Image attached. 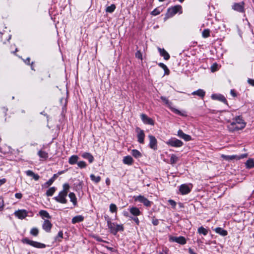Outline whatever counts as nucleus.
Segmentation results:
<instances>
[{"label": "nucleus", "instance_id": "obj_37", "mask_svg": "<svg viewBox=\"0 0 254 254\" xmlns=\"http://www.w3.org/2000/svg\"><path fill=\"white\" fill-rule=\"evenodd\" d=\"M39 214L43 218H51V216L49 215V213L46 210H40L39 211Z\"/></svg>", "mask_w": 254, "mask_h": 254}, {"label": "nucleus", "instance_id": "obj_42", "mask_svg": "<svg viewBox=\"0 0 254 254\" xmlns=\"http://www.w3.org/2000/svg\"><path fill=\"white\" fill-rule=\"evenodd\" d=\"M178 160V158L175 155L172 154L170 158V163L174 164L176 163Z\"/></svg>", "mask_w": 254, "mask_h": 254}, {"label": "nucleus", "instance_id": "obj_55", "mask_svg": "<svg viewBox=\"0 0 254 254\" xmlns=\"http://www.w3.org/2000/svg\"><path fill=\"white\" fill-rule=\"evenodd\" d=\"M15 196L16 198H17L18 199H20L22 197V194L21 193H16L15 194Z\"/></svg>", "mask_w": 254, "mask_h": 254}, {"label": "nucleus", "instance_id": "obj_14", "mask_svg": "<svg viewBox=\"0 0 254 254\" xmlns=\"http://www.w3.org/2000/svg\"><path fill=\"white\" fill-rule=\"evenodd\" d=\"M179 190L182 194L185 195L190 191L191 188L187 184H183L180 186Z\"/></svg>", "mask_w": 254, "mask_h": 254}, {"label": "nucleus", "instance_id": "obj_8", "mask_svg": "<svg viewBox=\"0 0 254 254\" xmlns=\"http://www.w3.org/2000/svg\"><path fill=\"white\" fill-rule=\"evenodd\" d=\"M248 156L247 154H242L239 156L237 155H222V157L226 160H232L233 159L240 160L241 159L247 157Z\"/></svg>", "mask_w": 254, "mask_h": 254}, {"label": "nucleus", "instance_id": "obj_29", "mask_svg": "<svg viewBox=\"0 0 254 254\" xmlns=\"http://www.w3.org/2000/svg\"><path fill=\"white\" fill-rule=\"evenodd\" d=\"M79 159V157L77 155H72L71 156H70L68 159V163L69 164H70V165H74L75 164H76V163H77V161Z\"/></svg>", "mask_w": 254, "mask_h": 254}, {"label": "nucleus", "instance_id": "obj_61", "mask_svg": "<svg viewBox=\"0 0 254 254\" xmlns=\"http://www.w3.org/2000/svg\"><path fill=\"white\" fill-rule=\"evenodd\" d=\"M110 183V181L109 179L107 178L106 180V183L107 184V185H109Z\"/></svg>", "mask_w": 254, "mask_h": 254}, {"label": "nucleus", "instance_id": "obj_27", "mask_svg": "<svg viewBox=\"0 0 254 254\" xmlns=\"http://www.w3.org/2000/svg\"><path fill=\"white\" fill-rule=\"evenodd\" d=\"M133 159L130 156H126L124 157L123 161L125 164L131 165L133 163Z\"/></svg>", "mask_w": 254, "mask_h": 254}, {"label": "nucleus", "instance_id": "obj_5", "mask_svg": "<svg viewBox=\"0 0 254 254\" xmlns=\"http://www.w3.org/2000/svg\"><path fill=\"white\" fill-rule=\"evenodd\" d=\"M67 194L64 191H60L59 194L54 197V199L58 202L65 204L67 202L66 196Z\"/></svg>", "mask_w": 254, "mask_h": 254}, {"label": "nucleus", "instance_id": "obj_24", "mask_svg": "<svg viewBox=\"0 0 254 254\" xmlns=\"http://www.w3.org/2000/svg\"><path fill=\"white\" fill-rule=\"evenodd\" d=\"M25 173L26 174L27 176H29V177H32L35 180V181H38L39 178H40V176L37 174H35L31 170H27L25 172Z\"/></svg>", "mask_w": 254, "mask_h": 254}, {"label": "nucleus", "instance_id": "obj_9", "mask_svg": "<svg viewBox=\"0 0 254 254\" xmlns=\"http://www.w3.org/2000/svg\"><path fill=\"white\" fill-rule=\"evenodd\" d=\"M14 214L19 219H23L28 215V212L25 209H19L15 211Z\"/></svg>", "mask_w": 254, "mask_h": 254}, {"label": "nucleus", "instance_id": "obj_34", "mask_svg": "<svg viewBox=\"0 0 254 254\" xmlns=\"http://www.w3.org/2000/svg\"><path fill=\"white\" fill-rule=\"evenodd\" d=\"M246 166L247 168H253L254 167V161L253 159H249L246 162Z\"/></svg>", "mask_w": 254, "mask_h": 254}, {"label": "nucleus", "instance_id": "obj_50", "mask_svg": "<svg viewBox=\"0 0 254 254\" xmlns=\"http://www.w3.org/2000/svg\"><path fill=\"white\" fill-rule=\"evenodd\" d=\"M135 57L138 59L142 60V54L139 51H137L135 53Z\"/></svg>", "mask_w": 254, "mask_h": 254}, {"label": "nucleus", "instance_id": "obj_28", "mask_svg": "<svg viewBox=\"0 0 254 254\" xmlns=\"http://www.w3.org/2000/svg\"><path fill=\"white\" fill-rule=\"evenodd\" d=\"M214 230L216 233L219 234L222 236H225L228 234L227 231L226 230L220 227H217Z\"/></svg>", "mask_w": 254, "mask_h": 254}, {"label": "nucleus", "instance_id": "obj_17", "mask_svg": "<svg viewBox=\"0 0 254 254\" xmlns=\"http://www.w3.org/2000/svg\"><path fill=\"white\" fill-rule=\"evenodd\" d=\"M211 98L213 100H217L227 104V101L225 97L221 94H214L211 95Z\"/></svg>", "mask_w": 254, "mask_h": 254}, {"label": "nucleus", "instance_id": "obj_48", "mask_svg": "<svg viewBox=\"0 0 254 254\" xmlns=\"http://www.w3.org/2000/svg\"><path fill=\"white\" fill-rule=\"evenodd\" d=\"M160 13V10L157 8H155L151 12V14L152 15H154V16H156V15H157L158 14H159Z\"/></svg>", "mask_w": 254, "mask_h": 254}, {"label": "nucleus", "instance_id": "obj_64", "mask_svg": "<svg viewBox=\"0 0 254 254\" xmlns=\"http://www.w3.org/2000/svg\"><path fill=\"white\" fill-rule=\"evenodd\" d=\"M96 240H97V241H99V242L102 241V240H101V239H100V238H97Z\"/></svg>", "mask_w": 254, "mask_h": 254}, {"label": "nucleus", "instance_id": "obj_52", "mask_svg": "<svg viewBox=\"0 0 254 254\" xmlns=\"http://www.w3.org/2000/svg\"><path fill=\"white\" fill-rule=\"evenodd\" d=\"M131 218V219H132L135 222V223L137 225H139V220L138 219V218L136 217H130Z\"/></svg>", "mask_w": 254, "mask_h": 254}, {"label": "nucleus", "instance_id": "obj_15", "mask_svg": "<svg viewBox=\"0 0 254 254\" xmlns=\"http://www.w3.org/2000/svg\"><path fill=\"white\" fill-rule=\"evenodd\" d=\"M177 135L180 138L183 139L186 141H189L192 139L190 135L185 133L181 129H179L178 131Z\"/></svg>", "mask_w": 254, "mask_h": 254}, {"label": "nucleus", "instance_id": "obj_59", "mask_svg": "<svg viewBox=\"0 0 254 254\" xmlns=\"http://www.w3.org/2000/svg\"><path fill=\"white\" fill-rule=\"evenodd\" d=\"M189 252L190 253V254H196L194 251L193 250L191 249V248H189Z\"/></svg>", "mask_w": 254, "mask_h": 254}, {"label": "nucleus", "instance_id": "obj_6", "mask_svg": "<svg viewBox=\"0 0 254 254\" xmlns=\"http://www.w3.org/2000/svg\"><path fill=\"white\" fill-rule=\"evenodd\" d=\"M133 198L135 201H139L141 203H142L145 206L147 207L150 206L152 204V202L149 201L143 195H139L137 196H134Z\"/></svg>", "mask_w": 254, "mask_h": 254}, {"label": "nucleus", "instance_id": "obj_30", "mask_svg": "<svg viewBox=\"0 0 254 254\" xmlns=\"http://www.w3.org/2000/svg\"><path fill=\"white\" fill-rule=\"evenodd\" d=\"M38 155L40 158H42L44 160L47 159L49 156L48 153L47 152L42 150H40L38 152Z\"/></svg>", "mask_w": 254, "mask_h": 254}, {"label": "nucleus", "instance_id": "obj_10", "mask_svg": "<svg viewBox=\"0 0 254 254\" xmlns=\"http://www.w3.org/2000/svg\"><path fill=\"white\" fill-rule=\"evenodd\" d=\"M136 132H137V141L139 143H144V140L145 137V134L144 131L139 127L136 128Z\"/></svg>", "mask_w": 254, "mask_h": 254}, {"label": "nucleus", "instance_id": "obj_26", "mask_svg": "<svg viewBox=\"0 0 254 254\" xmlns=\"http://www.w3.org/2000/svg\"><path fill=\"white\" fill-rule=\"evenodd\" d=\"M193 95H197L201 98H203L205 95V92L201 89H199L196 91H193L191 93Z\"/></svg>", "mask_w": 254, "mask_h": 254}, {"label": "nucleus", "instance_id": "obj_4", "mask_svg": "<svg viewBox=\"0 0 254 254\" xmlns=\"http://www.w3.org/2000/svg\"><path fill=\"white\" fill-rule=\"evenodd\" d=\"M166 144L169 146L174 147H180L184 144L183 142L176 138L172 137L166 142Z\"/></svg>", "mask_w": 254, "mask_h": 254}, {"label": "nucleus", "instance_id": "obj_1", "mask_svg": "<svg viewBox=\"0 0 254 254\" xmlns=\"http://www.w3.org/2000/svg\"><path fill=\"white\" fill-rule=\"evenodd\" d=\"M246 127V123L240 116H237L228 126L229 131L234 132L243 129Z\"/></svg>", "mask_w": 254, "mask_h": 254}, {"label": "nucleus", "instance_id": "obj_21", "mask_svg": "<svg viewBox=\"0 0 254 254\" xmlns=\"http://www.w3.org/2000/svg\"><path fill=\"white\" fill-rule=\"evenodd\" d=\"M128 210L131 214L134 216H137L141 214V211L136 207H131L128 208Z\"/></svg>", "mask_w": 254, "mask_h": 254}, {"label": "nucleus", "instance_id": "obj_38", "mask_svg": "<svg viewBox=\"0 0 254 254\" xmlns=\"http://www.w3.org/2000/svg\"><path fill=\"white\" fill-rule=\"evenodd\" d=\"M90 177L91 180L96 184L101 181V177L100 176H95L94 174H91Z\"/></svg>", "mask_w": 254, "mask_h": 254}, {"label": "nucleus", "instance_id": "obj_56", "mask_svg": "<svg viewBox=\"0 0 254 254\" xmlns=\"http://www.w3.org/2000/svg\"><path fill=\"white\" fill-rule=\"evenodd\" d=\"M230 94L232 96H233L234 97L237 96V94L234 89L231 90Z\"/></svg>", "mask_w": 254, "mask_h": 254}, {"label": "nucleus", "instance_id": "obj_11", "mask_svg": "<svg viewBox=\"0 0 254 254\" xmlns=\"http://www.w3.org/2000/svg\"><path fill=\"white\" fill-rule=\"evenodd\" d=\"M244 2H241L239 3H234L232 5V9L239 12H244Z\"/></svg>", "mask_w": 254, "mask_h": 254}, {"label": "nucleus", "instance_id": "obj_36", "mask_svg": "<svg viewBox=\"0 0 254 254\" xmlns=\"http://www.w3.org/2000/svg\"><path fill=\"white\" fill-rule=\"evenodd\" d=\"M131 154L134 157L136 158H139L142 156L141 153L136 149L132 150Z\"/></svg>", "mask_w": 254, "mask_h": 254}, {"label": "nucleus", "instance_id": "obj_57", "mask_svg": "<svg viewBox=\"0 0 254 254\" xmlns=\"http://www.w3.org/2000/svg\"><path fill=\"white\" fill-rule=\"evenodd\" d=\"M4 204L3 200H2L1 202H0V211H1L3 210L4 207Z\"/></svg>", "mask_w": 254, "mask_h": 254}, {"label": "nucleus", "instance_id": "obj_62", "mask_svg": "<svg viewBox=\"0 0 254 254\" xmlns=\"http://www.w3.org/2000/svg\"><path fill=\"white\" fill-rule=\"evenodd\" d=\"M64 171H61L59 172L57 174H58V176L59 175H62V174L64 173Z\"/></svg>", "mask_w": 254, "mask_h": 254}, {"label": "nucleus", "instance_id": "obj_20", "mask_svg": "<svg viewBox=\"0 0 254 254\" xmlns=\"http://www.w3.org/2000/svg\"><path fill=\"white\" fill-rule=\"evenodd\" d=\"M172 241L176 242L178 244H181V245H184L186 243V239L182 236H180L178 237H174L171 238Z\"/></svg>", "mask_w": 254, "mask_h": 254}, {"label": "nucleus", "instance_id": "obj_54", "mask_svg": "<svg viewBox=\"0 0 254 254\" xmlns=\"http://www.w3.org/2000/svg\"><path fill=\"white\" fill-rule=\"evenodd\" d=\"M152 223L154 226H157L159 224V221L157 219H153L152 221Z\"/></svg>", "mask_w": 254, "mask_h": 254}, {"label": "nucleus", "instance_id": "obj_16", "mask_svg": "<svg viewBox=\"0 0 254 254\" xmlns=\"http://www.w3.org/2000/svg\"><path fill=\"white\" fill-rule=\"evenodd\" d=\"M140 117H141L142 121L145 124H148V125H154V121L151 118H149L145 114H142L140 115Z\"/></svg>", "mask_w": 254, "mask_h": 254}, {"label": "nucleus", "instance_id": "obj_46", "mask_svg": "<svg viewBox=\"0 0 254 254\" xmlns=\"http://www.w3.org/2000/svg\"><path fill=\"white\" fill-rule=\"evenodd\" d=\"M69 189V186L68 184H64L63 185V190L61 191H64L66 192V193H68V190Z\"/></svg>", "mask_w": 254, "mask_h": 254}, {"label": "nucleus", "instance_id": "obj_2", "mask_svg": "<svg viewBox=\"0 0 254 254\" xmlns=\"http://www.w3.org/2000/svg\"><path fill=\"white\" fill-rule=\"evenodd\" d=\"M107 225L108 228L110 229V232L115 235H116L119 231H123L124 230V226L122 224H116L115 223L112 222L109 219L107 220Z\"/></svg>", "mask_w": 254, "mask_h": 254}, {"label": "nucleus", "instance_id": "obj_58", "mask_svg": "<svg viewBox=\"0 0 254 254\" xmlns=\"http://www.w3.org/2000/svg\"><path fill=\"white\" fill-rule=\"evenodd\" d=\"M6 182V179L3 178L0 179V186Z\"/></svg>", "mask_w": 254, "mask_h": 254}, {"label": "nucleus", "instance_id": "obj_40", "mask_svg": "<svg viewBox=\"0 0 254 254\" xmlns=\"http://www.w3.org/2000/svg\"><path fill=\"white\" fill-rule=\"evenodd\" d=\"M116 9V5L112 4L110 6H108L106 8V11L109 13L113 12Z\"/></svg>", "mask_w": 254, "mask_h": 254}, {"label": "nucleus", "instance_id": "obj_53", "mask_svg": "<svg viewBox=\"0 0 254 254\" xmlns=\"http://www.w3.org/2000/svg\"><path fill=\"white\" fill-rule=\"evenodd\" d=\"M248 82L253 86H254V79L249 78L248 80Z\"/></svg>", "mask_w": 254, "mask_h": 254}, {"label": "nucleus", "instance_id": "obj_63", "mask_svg": "<svg viewBox=\"0 0 254 254\" xmlns=\"http://www.w3.org/2000/svg\"><path fill=\"white\" fill-rule=\"evenodd\" d=\"M124 216L126 217H128V213L127 212H124Z\"/></svg>", "mask_w": 254, "mask_h": 254}, {"label": "nucleus", "instance_id": "obj_47", "mask_svg": "<svg viewBox=\"0 0 254 254\" xmlns=\"http://www.w3.org/2000/svg\"><path fill=\"white\" fill-rule=\"evenodd\" d=\"M59 238H60L61 239L63 238V233L62 231H60L59 232L58 236L56 237L55 240L56 241H58L59 242H61V240L59 239Z\"/></svg>", "mask_w": 254, "mask_h": 254}, {"label": "nucleus", "instance_id": "obj_12", "mask_svg": "<svg viewBox=\"0 0 254 254\" xmlns=\"http://www.w3.org/2000/svg\"><path fill=\"white\" fill-rule=\"evenodd\" d=\"M148 138L149 139V146L150 148L153 150H156L157 149V139L154 136L152 135H149Z\"/></svg>", "mask_w": 254, "mask_h": 254}, {"label": "nucleus", "instance_id": "obj_25", "mask_svg": "<svg viewBox=\"0 0 254 254\" xmlns=\"http://www.w3.org/2000/svg\"><path fill=\"white\" fill-rule=\"evenodd\" d=\"M25 173L26 174L27 176H29V177H32L35 180V181H38L39 178H40V176L37 174H35L31 170H27L25 172Z\"/></svg>", "mask_w": 254, "mask_h": 254}, {"label": "nucleus", "instance_id": "obj_32", "mask_svg": "<svg viewBox=\"0 0 254 254\" xmlns=\"http://www.w3.org/2000/svg\"><path fill=\"white\" fill-rule=\"evenodd\" d=\"M68 196L70 198V200L72 202L73 205L75 206L77 205V198L73 192H70L68 194Z\"/></svg>", "mask_w": 254, "mask_h": 254}, {"label": "nucleus", "instance_id": "obj_13", "mask_svg": "<svg viewBox=\"0 0 254 254\" xmlns=\"http://www.w3.org/2000/svg\"><path fill=\"white\" fill-rule=\"evenodd\" d=\"M161 100L165 103V104L168 107H169L171 110L175 112L176 114H179L180 113V111H179L178 109H174L172 108L171 106L172 105V103L165 97L164 96H161L160 97Z\"/></svg>", "mask_w": 254, "mask_h": 254}, {"label": "nucleus", "instance_id": "obj_39", "mask_svg": "<svg viewBox=\"0 0 254 254\" xmlns=\"http://www.w3.org/2000/svg\"><path fill=\"white\" fill-rule=\"evenodd\" d=\"M197 231L199 234H203L204 236H206L208 234V230L202 226L199 227Z\"/></svg>", "mask_w": 254, "mask_h": 254}, {"label": "nucleus", "instance_id": "obj_3", "mask_svg": "<svg viewBox=\"0 0 254 254\" xmlns=\"http://www.w3.org/2000/svg\"><path fill=\"white\" fill-rule=\"evenodd\" d=\"M22 242L24 244H28L32 247L36 248H45L46 245L44 244H42L38 242L33 241L29 240L27 238H25L22 240Z\"/></svg>", "mask_w": 254, "mask_h": 254}, {"label": "nucleus", "instance_id": "obj_22", "mask_svg": "<svg viewBox=\"0 0 254 254\" xmlns=\"http://www.w3.org/2000/svg\"><path fill=\"white\" fill-rule=\"evenodd\" d=\"M58 177V174H54L53 176L47 182L45 183L43 185L42 187L44 188H48L51 185H52V184L54 183V182L55 181V180Z\"/></svg>", "mask_w": 254, "mask_h": 254}, {"label": "nucleus", "instance_id": "obj_35", "mask_svg": "<svg viewBox=\"0 0 254 254\" xmlns=\"http://www.w3.org/2000/svg\"><path fill=\"white\" fill-rule=\"evenodd\" d=\"M158 65L164 69V74L168 75L169 74L170 70L165 64L160 63L158 64Z\"/></svg>", "mask_w": 254, "mask_h": 254}, {"label": "nucleus", "instance_id": "obj_7", "mask_svg": "<svg viewBox=\"0 0 254 254\" xmlns=\"http://www.w3.org/2000/svg\"><path fill=\"white\" fill-rule=\"evenodd\" d=\"M168 12H169L170 16H172L176 14L177 13L179 12L180 13H182V7L180 5H177L174 6H173L171 8H169L168 9Z\"/></svg>", "mask_w": 254, "mask_h": 254}, {"label": "nucleus", "instance_id": "obj_43", "mask_svg": "<svg viewBox=\"0 0 254 254\" xmlns=\"http://www.w3.org/2000/svg\"><path fill=\"white\" fill-rule=\"evenodd\" d=\"M39 233V230L36 228H33L30 230V234L34 236H37L38 235Z\"/></svg>", "mask_w": 254, "mask_h": 254}, {"label": "nucleus", "instance_id": "obj_49", "mask_svg": "<svg viewBox=\"0 0 254 254\" xmlns=\"http://www.w3.org/2000/svg\"><path fill=\"white\" fill-rule=\"evenodd\" d=\"M168 202L169 203V204L172 206V207L173 208H175L176 207V202L174 200H173L172 199H169L168 200Z\"/></svg>", "mask_w": 254, "mask_h": 254}, {"label": "nucleus", "instance_id": "obj_31", "mask_svg": "<svg viewBox=\"0 0 254 254\" xmlns=\"http://www.w3.org/2000/svg\"><path fill=\"white\" fill-rule=\"evenodd\" d=\"M84 217L82 215H77L74 217L71 220L72 224H75L83 221Z\"/></svg>", "mask_w": 254, "mask_h": 254}, {"label": "nucleus", "instance_id": "obj_23", "mask_svg": "<svg viewBox=\"0 0 254 254\" xmlns=\"http://www.w3.org/2000/svg\"><path fill=\"white\" fill-rule=\"evenodd\" d=\"M158 50L160 53V55L163 57L165 60H168L169 59L170 55L164 49L158 48Z\"/></svg>", "mask_w": 254, "mask_h": 254}, {"label": "nucleus", "instance_id": "obj_18", "mask_svg": "<svg viewBox=\"0 0 254 254\" xmlns=\"http://www.w3.org/2000/svg\"><path fill=\"white\" fill-rule=\"evenodd\" d=\"M81 156L83 158L88 160L89 163H92L94 160L93 156L90 153L85 152Z\"/></svg>", "mask_w": 254, "mask_h": 254}, {"label": "nucleus", "instance_id": "obj_45", "mask_svg": "<svg viewBox=\"0 0 254 254\" xmlns=\"http://www.w3.org/2000/svg\"><path fill=\"white\" fill-rule=\"evenodd\" d=\"M117 210V207L115 204L112 203L110 205V211L112 212H116Z\"/></svg>", "mask_w": 254, "mask_h": 254}, {"label": "nucleus", "instance_id": "obj_60", "mask_svg": "<svg viewBox=\"0 0 254 254\" xmlns=\"http://www.w3.org/2000/svg\"><path fill=\"white\" fill-rule=\"evenodd\" d=\"M30 59L29 58H27L24 61L25 63L27 64H30Z\"/></svg>", "mask_w": 254, "mask_h": 254}, {"label": "nucleus", "instance_id": "obj_51", "mask_svg": "<svg viewBox=\"0 0 254 254\" xmlns=\"http://www.w3.org/2000/svg\"><path fill=\"white\" fill-rule=\"evenodd\" d=\"M159 254H169V250L168 249H163L162 251L159 253Z\"/></svg>", "mask_w": 254, "mask_h": 254}, {"label": "nucleus", "instance_id": "obj_44", "mask_svg": "<svg viewBox=\"0 0 254 254\" xmlns=\"http://www.w3.org/2000/svg\"><path fill=\"white\" fill-rule=\"evenodd\" d=\"M77 166L81 169L85 168L87 166L86 162L84 161H80L77 162Z\"/></svg>", "mask_w": 254, "mask_h": 254}, {"label": "nucleus", "instance_id": "obj_41", "mask_svg": "<svg viewBox=\"0 0 254 254\" xmlns=\"http://www.w3.org/2000/svg\"><path fill=\"white\" fill-rule=\"evenodd\" d=\"M202 36L203 38H206L210 36V30L208 29H204L202 32Z\"/></svg>", "mask_w": 254, "mask_h": 254}, {"label": "nucleus", "instance_id": "obj_19", "mask_svg": "<svg viewBox=\"0 0 254 254\" xmlns=\"http://www.w3.org/2000/svg\"><path fill=\"white\" fill-rule=\"evenodd\" d=\"M52 227V224L48 220H45L42 225L43 229L47 232H50Z\"/></svg>", "mask_w": 254, "mask_h": 254}, {"label": "nucleus", "instance_id": "obj_33", "mask_svg": "<svg viewBox=\"0 0 254 254\" xmlns=\"http://www.w3.org/2000/svg\"><path fill=\"white\" fill-rule=\"evenodd\" d=\"M56 190V188L55 187L49 188L46 191V195L47 196H52Z\"/></svg>", "mask_w": 254, "mask_h": 254}]
</instances>
